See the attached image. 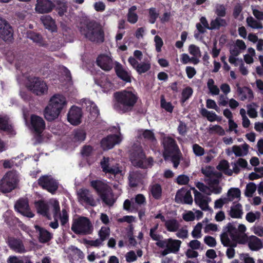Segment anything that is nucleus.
<instances>
[{
	"instance_id": "7ed1b4c3",
	"label": "nucleus",
	"mask_w": 263,
	"mask_h": 263,
	"mask_svg": "<svg viewBox=\"0 0 263 263\" xmlns=\"http://www.w3.org/2000/svg\"><path fill=\"white\" fill-rule=\"evenodd\" d=\"M0 38L5 42H10L13 39V30L10 24L7 23L0 30Z\"/></svg>"
},
{
	"instance_id": "9b49d317",
	"label": "nucleus",
	"mask_w": 263,
	"mask_h": 263,
	"mask_svg": "<svg viewBox=\"0 0 263 263\" xmlns=\"http://www.w3.org/2000/svg\"><path fill=\"white\" fill-rule=\"evenodd\" d=\"M14 208L15 210H16V202L14 204Z\"/></svg>"
},
{
	"instance_id": "f03ea898",
	"label": "nucleus",
	"mask_w": 263,
	"mask_h": 263,
	"mask_svg": "<svg viewBox=\"0 0 263 263\" xmlns=\"http://www.w3.org/2000/svg\"><path fill=\"white\" fill-rule=\"evenodd\" d=\"M0 38L5 42H10L13 39V30L10 24L7 23L0 30Z\"/></svg>"
},
{
	"instance_id": "9d476101",
	"label": "nucleus",
	"mask_w": 263,
	"mask_h": 263,
	"mask_svg": "<svg viewBox=\"0 0 263 263\" xmlns=\"http://www.w3.org/2000/svg\"><path fill=\"white\" fill-rule=\"evenodd\" d=\"M11 0H0V2L3 3H8Z\"/></svg>"
},
{
	"instance_id": "0eeeda50",
	"label": "nucleus",
	"mask_w": 263,
	"mask_h": 263,
	"mask_svg": "<svg viewBox=\"0 0 263 263\" xmlns=\"http://www.w3.org/2000/svg\"><path fill=\"white\" fill-rule=\"evenodd\" d=\"M3 166L5 168H11L13 166V162L11 160L5 161Z\"/></svg>"
},
{
	"instance_id": "6e6552de",
	"label": "nucleus",
	"mask_w": 263,
	"mask_h": 263,
	"mask_svg": "<svg viewBox=\"0 0 263 263\" xmlns=\"http://www.w3.org/2000/svg\"><path fill=\"white\" fill-rule=\"evenodd\" d=\"M6 146L5 143L0 139V152L5 151Z\"/></svg>"
},
{
	"instance_id": "20e7f679",
	"label": "nucleus",
	"mask_w": 263,
	"mask_h": 263,
	"mask_svg": "<svg viewBox=\"0 0 263 263\" xmlns=\"http://www.w3.org/2000/svg\"><path fill=\"white\" fill-rule=\"evenodd\" d=\"M12 126L9 118L7 116L0 115V129L9 131Z\"/></svg>"
},
{
	"instance_id": "423d86ee",
	"label": "nucleus",
	"mask_w": 263,
	"mask_h": 263,
	"mask_svg": "<svg viewBox=\"0 0 263 263\" xmlns=\"http://www.w3.org/2000/svg\"><path fill=\"white\" fill-rule=\"evenodd\" d=\"M8 243L10 247L14 250L16 249V241L14 239H9Z\"/></svg>"
},
{
	"instance_id": "f8f14e48",
	"label": "nucleus",
	"mask_w": 263,
	"mask_h": 263,
	"mask_svg": "<svg viewBox=\"0 0 263 263\" xmlns=\"http://www.w3.org/2000/svg\"><path fill=\"white\" fill-rule=\"evenodd\" d=\"M9 214V213L7 212L6 213L5 215H7V214Z\"/></svg>"
},
{
	"instance_id": "39448f33",
	"label": "nucleus",
	"mask_w": 263,
	"mask_h": 263,
	"mask_svg": "<svg viewBox=\"0 0 263 263\" xmlns=\"http://www.w3.org/2000/svg\"><path fill=\"white\" fill-rule=\"evenodd\" d=\"M7 61L10 64H13L15 67L16 65V63L15 62V56L14 53L10 51L7 53L6 55Z\"/></svg>"
},
{
	"instance_id": "f257e3e1",
	"label": "nucleus",
	"mask_w": 263,
	"mask_h": 263,
	"mask_svg": "<svg viewBox=\"0 0 263 263\" xmlns=\"http://www.w3.org/2000/svg\"><path fill=\"white\" fill-rule=\"evenodd\" d=\"M16 184V174L15 171L7 173L1 180L0 190L3 192H10L14 189Z\"/></svg>"
},
{
	"instance_id": "1a4fd4ad",
	"label": "nucleus",
	"mask_w": 263,
	"mask_h": 263,
	"mask_svg": "<svg viewBox=\"0 0 263 263\" xmlns=\"http://www.w3.org/2000/svg\"><path fill=\"white\" fill-rule=\"evenodd\" d=\"M7 263H16V257L10 256L7 260Z\"/></svg>"
}]
</instances>
